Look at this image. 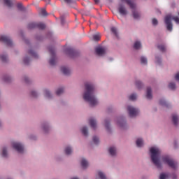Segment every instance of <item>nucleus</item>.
<instances>
[{"label":"nucleus","instance_id":"nucleus-1","mask_svg":"<svg viewBox=\"0 0 179 179\" xmlns=\"http://www.w3.org/2000/svg\"><path fill=\"white\" fill-rule=\"evenodd\" d=\"M83 99L85 101H88L92 107L97 106L99 102L94 96V85L90 83H85V92L83 94Z\"/></svg>","mask_w":179,"mask_h":179},{"label":"nucleus","instance_id":"nucleus-2","mask_svg":"<svg viewBox=\"0 0 179 179\" xmlns=\"http://www.w3.org/2000/svg\"><path fill=\"white\" fill-rule=\"evenodd\" d=\"M150 152L151 153V160L152 163L158 169H160V167H162V164H160V159H159L161 153L160 149L156 147H152L150 149Z\"/></svg>","mask_w":179,"mask_h":179},{"label":"nucleus","instance_id":"nucleus-3","mask_svg":"<svg viewBox=\"0 0 179 179\" xmlns=\"http://www.w3.org/2000/svg\"><path fill=\"white\" fill-rule=\"evenodd\" d=\"M171 19H173L176 23L179 24V17H171L169 15L165 17V24H166V29L169 31H173V24L171 23Z\"/></svg>","mask_w":179,"mask_h":179},{"label":"nucleus","instance_id":"nucleus-4","mask_svg":"<svg viewBox=\"0 0 179 179\" xmlns=\"http://www.w3.org/2000/svg\"><path fill=\"white\" fill-rule=\"evenodd\" d=\"M163 162L164 163H166V164H168L169 167H171V169H177V162L176 161H173V159H171L170 157H164Z\"/></svg>","mask_w":179,"mask_h":179},{"label":"nucleus","instance_id":"nucleus-5","mask_svg":"<svg viewBox=\"0 0 179 179\" xmlns=\"http://www.w3.org/2000/svg\"><path fill=\"white\" fill-rule=\"evenodd\" d=\"M28 29H39L43 30L45 29V24L41 22H31L28 24Z\"/></svg>","mask_w":179,"mask_h":179},{"label":"nucleus","instance_id":"nucleus-6","mask_svg":"<svg viewBox=\"0 0 179 179\" xmlns=\"http://www.w3.org/2000/svg\"><path fill=\"white\" fill-rule=\"evenodd\" d=\"M0 41H2V43H4V44L8 47H11V45L13 44L10 38L5 35H3L0 37Z\"/></svg>","mask_w":179,"mask_h":179},{"label":"nucleus","instance_id":"nucleus-7","mask_svg":"<svg viewBox=\"0 0 179 179\" xmlns=\"http://www.w3.org/2000/svg\"><path fill=\"white\" fill-rule=\"evenodd\" d=\"M49 52L51 55V59L49 61V64L50 65H55V50L53 47L49 48Z\"/></svg>","mask_w":179,"mask_h":179},{"label":"nucleus","instance_id":"nucleus-8","mask_svg":"<svg viewBox=\"0 0 179 179\" xmlns=\"http://www.w3.org/2000/svg\"><path fill=\"white\" fill-rule=\"evenodd\" d=\"M127 110L129 111V115L130 117H136L139 114V110L132 106H128Z\"/></svg>","mask_w":179,"mask_h":179},{"label":"nucleus","instance_id":"nucleus-9","mask_svg":"<svg viewBox=\"0 0 179 179\" xmlns=\"http://www.w3.org/2000/svg\"><path fill=\"white\" fill-rule=\"evenodd\" d=\"M13 148L18 152V153H23L24 148L23 147V145H22L20 143H13Z\"/></svg>","mask_w":179,"mask_h":179},{"label":"nucleus","instance_id":"nucleus-10","mask_svg":"<svg viewBox=\"0 0 179 179\" xmlns=\"http://www.w3.org/2000/svg\"><path fill=\"white\" fill-rule=\"evenodd\" d=\"M67 54L71 58H75V57H78V55H79V52L77 50H75V49L72 48H69L67 49Z\"/></svg>","mask_w":179,"mask_h":179},{"label":"nucleus","instance_id":"nucleus-11","mask_svg":"<svg viewBox=\"0 0 179 179\" xmlns=\"http://www.w3.org/2000/svg\"><path fill=\"white\" fill-rule=\"evenodd\" d=\"M118 11L119 13H120V15H123V16L128 14V11L127 10V8H125V6H124L122 3L119 4Z\"/></svg>","mask_w":179,"mask_h":179},{"label":"nucleus","instance_id":"nucleus-12","mask_svg":"<svg viewBox=\"0 0 179 179\" xmlns=\"http://www.w3.org/2000/svg\"><path fill=\"white\" fill-rule=\"evenodd\" d=\"M95 52L97 55H104V54H106V48L98 47L95 49Z\"/></svg>","mask_w":179,"mask_h":179},{"label":"nucleus","instance_id":"nucleus-13","mask_svg":"<svg viewBox=\"0 0 179 179\" xmlns=\"http://www.w3.org/2000/svg\"><path fill=\"white\" fill-rule=\"evenodd\" d=\"M122 2H124V1H125V2L127 3V5H129V6L133 10H134V9L136 8V4H135V3L134 2V0H122Z\"/></svg>","mask_w":179,"mask_h":179},{"label":"nucleus","instance_id":"nucleus-14","mask_svg":"<svg viewBox=\"0 0 179 179\" xmlns=\"http://www.w3.org/2000/svg\"><path fill=\"white\" fill-rule=\"evenodd\" d=\"M90 125L93 129H96V127H97V122H96V120L93 118L90 119Z\"/></svg>","mask_w":179,"mask_h":179},{"label":"nucleus","instance_id":"nucleus-15","mask_svg":"<svg viewBox=\"0 0 179 179\" xmlns=\"http://www.w3.org/2000/svg\"><path fill=\"white\" fill-rule=\"evenodd\" d=\"M61 71L64 73V75H69L71 73V70L65 66L61 67Z\"/></svg>","mask_w":179,"mask_h":179},{"label":"nucleus","instance_id":"nucleus-16","mask_svg":"<svg viewBox=\"0 0 179 179\" xmlns=\"http://www.w3.org/2000/svg\"><path fill=\"white\" fill-rule=\"evenodd\" d=\"M108 152L110 156H115L117 153V149H115V147H110L108 150Z\"/></svg>","mask_w":179,"mask_h":179},{"label":"nucleus","instance_id":"nucleus-17","mask_svg":"<svg viewBox=\"0 0 179 179\" xmlns=\"http://www.w3.org/2000/svg\"><path fill=\"white\" fill-rule=\"evenodd\" d=\"M146 98L148 99V100L152 99V88H150V87L147 88Z\"/></svg>","mask_w":179,"mask_h":179},{"label":"nucleus","instance_id":"nucleus-18","mask_svg":"<svg viewBox=\"0 0 179 179\" xmlns=\"http://www.w3.org/2000/svg\"><path fill=\"white\" fill-rule=\"evenodd\" d=\"M172 121L174 125H178V116L176 114L172 115Z\"/></svg>","mask_w":179,"mask_h":179},{"label":"nucleus","instance_id":"nucleus-19","mask_svg":"<svg viewBox=\"0 0 179 179\" xmlns=\"http://www.w3.org/2000/svg\"><path fill=\"white\" fill-rule=\"evenodd\" d=\"M117 125H119L120 128H124V127L127 125V122H125V120H124V119H121L120 120L117 121Z\"/></svg>","mask_w":179,"mask_h":179},{"label":"nucleus","instance_id":"nucleus-20","mask_svg":"<svg viewBox=\"0 0 179 179\" xmlns=\"http://www.w3.org/2000/svg\"><path fill=\"white\" fill-rule=\"evenodd\" d=\"M136 143L138 148H142V146H143V140L142 138H138Z\"/></svg>","mask_w":179,"mask_h":179},{"label":"nucleus","instance_id":"nucleus-21","mask_svg":"<svg viewBox=\"0 0 179 179\" xmlns=\"http://www.w3.org/2000/svg\"><path fill=\"white\" fill-rule=\"evenodd\" d=\"M81 166L83 169H86L87 166H89V163L85 159H83L81 161Z\"/></svg>","mask_w":179,"mask_h":179},{"label":"nucleus","instance_id":"nucleus-22","mask_svg":"<svg viewBox=\"0 0 179 179\" xmlns=\"http://www.w3.org/2000/svg\"><path fill=\"white\" fill-rule=\"evenodd\" d=\"M29 54L31 55V57H33L34 58H38V55L37 53H36L32 50H29Z\"/></svg>","mask_w":179,"mask_h":179},{"label":"nucleus","instance_id":"nucleus-23","mask_svg":"<svg viewBox=\"0 0 179 179\" xmlns=\"http://www.w3.org/2000/svg\"><path fill=\"white\" fill-rule=\"evenodd\" d=\"M101 38L100 34L97 33L94 35H93V40L94 41H99Z\"/></svg>","mask_w":179,"mask_h":179},{"label":"nucleus","instance_id":"nucleus-24","mask_svg":"<svg viewBox=\"0 0 179 179\" xmlns=\"http://www.w3.org/2000/svg\"><path fill=\"white\" fill-rule=\"evenodd\" d=\"M141 15L139 14V13H138V11L136 10H133V17L134 19H139Z\"/></svg>","mask_w":179,"mask_h":179},{"label":"nucleus","instance_id":"nucleus-25","mask_svg":"<svg viewBox=\"0 0 179 179\" xmlns=\"http://www.w3.org/2000/svg\"><path fill=\"white\" fill-rule=\"evenodd\" d=\"M112 33L114 34V36H115V37L118 38V32L117 31V28L113 27L110 29Z\"/></svg>","mask_w":179,"mask_h":179},{"label":"nucleus","instance_id":"nucleus-26","mask_svg":"<svg viewBox=\"0 0 179 179\" xmlns=\"http://www.w3.org/2000/svg\"><path fill=\"white\" fill-rule=\"evenodd\" d=\"M81 132L82 134L84 135V136H87V127H83V129H81Z\"/></svg>","mask_w":179,"mask_h":179},{"label":"nucleus","instance_id":"nucleus-27","mask_svg":"<svg viewBox=\"0 0 179 179\" xmlns=\"http://www.w3.org/2000/svg\"><path fill=\"white\" fill-rule=\"evenodd\" d=\"M4 3L8 7V8H12V1L10 0H3Z\"/></svg>","mask_w":179,"mask_h":179},{"label":"nucleus","instance_id":"nucleus-28","mask_svg":"<svg viewBox=\"0 0 179 179\" xmlns=\"http://www.w3.org/2000/svg\"><path fill=\"white\" fill-rule=\"evenodd\" d=\"M157 48L159 50V51H162V52H164V51H166V46L164 45H159L157 46Z\"/></svg>","mask_w":179,"mask_h":179},{"label":"nucleus","instance_id":"nucleus-29","mask_svg":"<svg viewBox=\"0 0 179 179\" xmlns=\"http://www.w3.org/2000/svg\"><path fill=\"white\" fill-rule=\"evenodd\" d=\"M17 8L19 10H21V11L24 10V7H23V4H22V3H18L17 4Z\"/></svg>","mask_w":179,"mask_h":179},{"label":"nucleus","instance_id":"nucleus-30","mask_svg":"<svg viewBox=\"0 0 179 179\" xmlns=\"http://www.w3.org/2000/svg\"><path fill=\"white\" fill-rule=\"evenodd\" d=\"M134 47L136 50H139V48H141V42L139 41L135 42Z\"/></svg>","mask_w":179,"mask_h":179},{"label":"nucleus","instance_id":"nucleus-31","mask_svg":"<svg viewBox=\"0 0 179 179\" xmlns=\"http://www.w3.org/2000/svg\"><path fill=\"white\" fill-rule=\"evenodd\" d=\"M141 63L143 64L144 65H146L148 64V59L145 57H141Z\"/></svg>","mask_w":179,"mask_h":179},{"label":"nucleus","instance_id":"nucleus-32","mask_svg":"<svg viewBox=\"0 0 179 179\" xmlns=\"http://www.w3.org/2000/svg\"><path fill=\"white\" fill-rule=\"evenodd\" d=\"M62 93H64V88H59L56 91L57 96H61V94H62Z\"/></svg>","mask_w":179,"mask_h":179},{"label":"nucleus","instance_id":"nucleus-33","mask_svg":"<svg viewBox=\"0 0 179 179\" xmlns=\"http://www.w3.org/2000/svg\"><path fill=\"white\" fill-rule=\"evenodd\" d=\"M65 153L66 155H71V153H72V148H71V147H66L65 149Z\"/></svg>","mask_w":179,"mask_h":179},{"label":"nucleus","instance_id":"nucleus-34","mask_svg":"<svg viewBox=\"0 0 179 179\" xmlns=\"http://www.w3.org/2000/svg\"><path fill=\"white\" fill-rule=\"evenodd\" d=\"M44 93H45V97H48V99H51V94L50 93V91H48V90H45Z\"/></svg>","mask_w":179,"mask_h":179},{"label":"nucleus","instance_id":"nucleus-35","mask_svg":"<svg viewBox=\"0 0 179 179\" xmlns=\"http://www.w3.org/2000/svg\"><path fill=\"white\" fill-rule=\"evenodd\" d=\"M169 87L171 90H176V84L173 83H170L169 85Z\"/></svg>","mask_w":179,"mask_h":179},{"label":"nucleus","instance_id":"nucleus-36","mask_svg":"<svg viewBox=\"0 0 179 179\" xmlns=\"http://www.w3.org/2000/svg\"><path fill=\"white\" fill-rule=\"evenodd\" d=\"M98 176L101 179H107L106 178V175H104V173H103L101 171L98 172Z\"/></svg>","mask_w":179,"mask_h":179},{"label":"nucleus","instance_id":"nucleus-37","mask_svg":"<svg viewBox=\"0 0 179 179\" xmlns=\"http://www.w3.org/2000/svg\"><path fill=\"white\" fill-rule=\"evenodd\" d=\"M2 157H8V151L6 150V148H3L2 151Z\"/></svg>","mask_w":179,"mask_h":179},{"label":"nucleus","instance_id":"nucleus-38","mask_svg":"<svg viewBox=\"0 0 179 179\" xmlns=\"http://www.w3.org/2000/svg\"><path fill=\"white\" fill-rule=\"evenodd\" d=\"M136 86L138 89H141L142 87V83L139 80L136 81Z\"/></svg>","mask_w":179,"mask_h":179},{"label":"nucleus","instance_id":"nucleus-39","mask_svg":"<svg viewBox=\"0 0 179 179\" xmlns=\"http://www.w3.org/2000/svg\"><path fill=\"white\" fill-rule=\"evenodd\" d=\"M2 62H8V57L5 55H2L1 57Z\"/></svg>","mask_w":179,"mask_h":179},{"label":"nucleus","instance_id":"nucleus-40","mask_svg":"<svg viewBox=\"0 0 179 179\" xmlns=\"http://www.w3.org/2000/svg\"><path fill=\"white\" fill-rule=\"evenodd\" d=\"M105 127L106 129H110V122L107 120H105Z\"/></svg>","mask_w":179,"mask_h":179},{"label":"nucleus","instance_id":"nucleus-41","mask_svg":"<svg viewBox=\"0 0 179 179\" xmlns=\"http://www.w3.org/2000/svg\"><path fill=\"white\" fill-rule=\"evenodd\" d=\"M129 100H136V94H132L129 97Z\"/></svg>","mask_w":179,"mask_h":179},{"label":"nucleus","instance_id":"nucleus-42","mask_svg":"<svg viewBox=\"0 0 179 179\" xmlns=\"http://www.w3.org/2000/svg\"><path fill=\"white\" fill-rule=\"evenodd\" d=\"M159 104H161V106H167V102H166V101L162 99L159 101Z\"/></svg>","mask_w":179,"mask_h":179},{"label":"nucleus","instance_id":"nucleus-43","mask_svg":"<svg viewBox=\"0 0 179 179\" xmlns=\"http://www.w3.org/2000/svg\"><path fill=\"white\" fill-rule=\"evenodd\" d=\"M93 142L94 143H95V145H97V143H99V138L94 136L93 137Z\"/></svg>","mask_w":179,"mask_h":179},{"label":"nucleus","instance_id":"nucleus-44","mask_svg":"<svg viewBox=\"0 0 179 179\" xmlns=\"http://www.w3.org/2000/svg\"><path fill=\"white\" fill-rule=\"evenodd\" d=\"M29 59L28 57H25V58L24 59V64L25 65H29Z\"/></svg>","mask_w":179,"mask_h":179},{"label":"nucleus","instance_id":"nucleus-45","mask_svg":"<svg viewBox=\"0 0 179 179\" xmlns=\"http://www.w3.org/2000/svg\"><path fill=\"white\" fill-rule=\"evenodd\" d=\"M3 80H4V82H10V77L6 76V77H4Z\"/></svg>","mask_w":179,"mask_h":179},{"label":"nucleus","instance_id":"nucleus-46","mask_svg":"<svg viewBox=\"0 0 179 179\" xmlns=\"http://www.w3.org/2000/svg\"><path fill=\"white\" fill-rule=\"evenodd\" d=\"M41 15H42L43 16H47V11H45V10H44V9H42V10H41Z\"/></svg>","mask_w":179,"mask_h":179},{"label":"nucleus","instance_id":"nucleus-47","mask_svg":"<svg viewBox=\"0 0 179 179\" xmlns=\"http://www.w3.org/2000/svg\"><path fill=\"white\" fill-rule=\"evenodd\" d=\"M157 23H158L157 20L155 19V18H153V19H152V24H153L154 26H156V25H157Z\"/></svg>","mask_w":179,"mask_h":179},{"label":"nucleus","instance_id":"nucleus-48","mask_svg":"<svg viewBox=\"0 0 179 179\" xmlns=\"http://www.w3.org/2000/svg\"><path fill=\"white\" fill-rule=\"evenodd\" d=\"M31 96L32 97H37V92H34V91H32L31 92Z\"/></svg>","mask_w":179,"mask_h":179},{"label":"nucleus","instance_id":"nucleus-49","mask_svg":"<svg viewBox=\"0 0 179 179\" xmlns=\"http://www.w3.org/2000/svg\"><path fill=\"white\" fill-rule=\"evenodd\" d=\"M166 177H167V175H166L164 173H161L160 179H166Z\"/></svg>","mask_w":179,"mask_h":179},{"label":"nucleus","instance_id":"nucleus-50","mask_svg":"<svg viewBox=\"0 0 179 179\" xmlns=\"http://www.w3.org/2000/svg\"><path fill=\"white\" fill-rule=\"evenodd\" d=\"M175 79H176V80L179 82V72L176 74Z\"/></svg>","mask_w":179,"mask_h":179},{"label":"nucleus","instance_id":"nucleus-51","mask_svg":"<svg viewBox=\"0 0 179 179\" xmlns=\"http://www.w3.org/2000/svg\"><path fill=\"white\" fill-rule=\"evenodd\" d=\"M64 1H66V3H72V0H64Z\"/></svg>","mask_w":179,"mask_h":179},{"label":"nucleus","instance_id":"nucleus-52","mask_svg":"<svg viewBox=\"0 0 179 179\" xmlns=\"http://www.w3.org/2000/svg\"><path fill=\"white\" fill-rule=\"evenodd\" d=\"M24 81L27 83V82H29V78L27 77H25Z\"/></svg>","mask_w":179,"mask_h":179},{"label":"nucleus","instance_id":"nucleus-53","mask_svg":"<svg viewBox=\"0 0 179 179\" xmlns=\"http://www.w3.org/2000/svg\"><path fill=\"white\" fill-rule=\"evenodd\" d=\"M172 178H173V179H176V178H177V176L173 175V176H172Z\"/></svg>","mask_w":179,"mask_h":179},{"label":"nucleus","instance_id":"nucleus-54","mask_svg":"<svg viewBox=\"0 0 179 179\" xmlns=\"http://www.w3.org/2000/svg\"><path fill=\"white\" fill-rule=\"evenodd\" d=\"M157 64H160V59H159L157 57L156 58Z\"/></svg>","mask_w":179,"mask_h":179},{"label":"nucleus","instance_id":"nucleus-55","mask_svg":"<svg viewBox=\"0 0 179 179\" xmlns=\"http://www.w3.org/2000/svg\"><path fill=\"white\" fill-rule=\"evenodd\" d=\"M95 3H99V2H100V0H94Z\"/></svg>","mask_w":179,"mask_h":179},{"label":"nucleus","instance_id":"nucleus-56","mask_svg":"<svg viewBox=\"0 0 179 179\" xmlns=\"http://www.w3.org/2000/svg\"><path fill=\"white\" fill-rule=\"evenodd\" d=\"M61 22H62V24H64V17L61 18Z\"/></svg>","mask_w":179,"mask_h":179},{"label":"nucleus","instance_id":"nucleus-57","mask_svg":"<svg viewBox=\"0 0 179 179\" xmlns=\"http://www.w3.org/2000/svg\"><path fill=\"white\" fill-rule=\"evenodd\" d=\"M43 131H47V128L45 127H43Z\"/></svg>","mask_w":179,"mask_h":179},{"label":"nucleus","instance_id":"nucleus-58","mask_svg":"<svg viewBox=\"0 0 179 179\" xmlns=\"http://www.w3.org/2000/svg\"><path fill=\"white\" fill-rule=\"evenodd\" d=\"M178 15H179V13H178Z\"/></svg>","mask_w":179,"mask_h":179}]
</instances>
